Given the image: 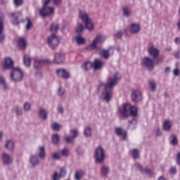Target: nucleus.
<instances>
[{
  "label": "nucleus",
  "mask_w": 180,
  "mask_h": 180,
  "mask_svg": "<svg viewBox=\"0 0 180 180\" xmlns=\"http://www.w3.org/2000/svg\"><path fill=\"white\" fill-rule=\"evenodd\" d=\"M122 36H123V32L118 31L117 33L114 34L115 39H122Z\"/></svg>",
  "instance_id": "nucleus-54"
},
{
  "label": "nucleus",
  "mask_w": 180,
  "mask_h": 180,
  "mask_svg": "<svg viewBox=\"0 0 180 180\" xmlns=\"http://www.w3.org/2000/svg\"><path fill=\"white\" fill-rule=\"evenodd\" d=\"M141 27H140V24H137V23H133L131 25L130 28H129V32L131 33H139V32H140L141 30Z\"/></svg>",
  "instance_id": "nucleus-22"
},
{
  "label": "nucleus",
  "mask_w": 180,
  "mask_h": 180,
  "mask_svg": "<svg viewBox=\"0 0 180 180\" xmlns=\"http://www.w3.org/2000/svg\"><path fill=\"white\" fill-rule=\"evenodd\" d=\"M37 155L41 160H44L46 158V147L44 146H40L37 148Z\"/></svg>",
  "instance_id": "nucleus-18"
},
{
  "label": "nucleus",
  "mask_w": 180,
  "mask_h": 180,
  "mask_svg": "<svg viewBox=\"0 0 180 180\" xmlns=\"http://www.w3.org/2000/svg\"><path fill=\"white\" fill-rule=\"evenodd\" d=\"M39 118H41L42 120H46L47 119L48 112L44 108H41L39 110Z\"/></svg>",
  "instance_id": "nucleus-27"
},
{
  "label": "nucleus",
  "mask_w": 180,
  "mask_h": 180,
  "mask_svg": "<svg viewBox=\"0 0 180 180\" xmlns=\"http://www.w3.org/2000/svg\"><path fill=\"white\" fill-rule=\"evenodd\" d=\"M0 85H2L4 91H6L8 89V84L5 81V77H4L2 75H0Z\"/></svg>",
  "instance_id": "nucleus-34"
},
{
  "label": "nucleus",
  "mask_w": 180,
  "mask_h": 180,
  "mask_svg": "<svg viewBox=\"0 0 180 180\" xmlns=\"http://www.w3.org/2000/svg\"><path fill=\"white\" fill-rule=\"evenodd\" d=\"M27 45V42L26 39L24 38H20L18 41V46L21 49V50H25L26 49V46Z\"/></svg>",
  "instance_id": "nucleus-25"
},
{
  "label": "nucleus",
  "mask_w": 180,
  "mask_h": 180,
  "mask_svg": "<svg viewBox=\"0 0 180 180\" xmlns=\"http://www.w3.org/2000/svg\"><path fill=\"white\" fill-rule=\"evenodd\" d=\"M60 140V136H58V134H55L52 135V143L53 144H57V143H58Z\"/></svg>",
  "instance_id": "nucleus-40"
},
{
  "label": "nucleus",
  "mask_w": 180,
  "mask_h": 180,
  "mask_svg": "<svg viewBox=\"0 0 180 180\" xmlns=\"http://www.w3.org/2000/svg\"><path fill=\"white\" fill-rule=\"evenodd\" d=\"M105 40L106 36L103 34H98L94 39L92 44L87 46L86 49L87 50H95L96 47H98V44H99V43H103Z\"/></svg>",
  "instance_id": "nucleus-6"
},
{
  "label": "nucleus",
  "mask_w": 180,
  "mask_h": 180,
  "mask_svg": "<svg viewBox=\"0 0 180 180\" xmlns=\"http://www.w3.org/2000/svg\"><path fill=\"white\" fill-rule=\"evenodd\" d=\"M120 79H122V75L119 72H115L109 76L106 84L101 83L98 86V91H101L102 89H104V91L100 96L101 99L105 101V102H110V99H112V97L113 96V91H112V89Z\"/></svg>",
  "instance_id": "nucleus-1"
},
{
  "label": "nucleus",
  "mask_w": 180,
  "mask_h": 180,
  "mask_svg": "<svg viewBox=\"0 0 180 180\" xmlns=\"http://www.w3.org/2000/svg\"><path fill=\"white\" fill-rule=\"evenodd\" d=\"M59 174L62 178L63 176H65L67 175V169L65 167L60 168Z\"/></svg>",
  "instance_id": "nucleus-50"
},
{
  "label": "nucleus",
  "mask_w": 180,
  "mask_h": 180,
  "mask_svg": "<svg viewBox=\"0 0 180 180\" xmlns=\"http://www.w3.org/2000/svg\"><path fill=\"white\" fill-rule=\"evenodd\" d=\"M110 51H112V49H109V50H102L101 51V57H103V58H108L109 56H110Z\"/></svg>",
  "instance_id": "nucleus-33"
},
{
  "label": "nucleus",
  "mask_w": 180,
  "mask_h": 180,
  "mask_svg": "<svg viewBox=\"0 0 180 180\" xmlns=\"http://www.w3.org/2000/svg\"><path fill=\"white\" fill-rule=\"evenodd\" d=\"M1 160L4 165H11V164L13 162V159L12 158L11 155L6 153H4L1 155Z\"/></svg>",
  "instance_id": "nucleus-12"
},
{
  "label": "nucleus",
  "mask_w": 180,
  "mask_h": 180,
  "mask_svg": "<svg viewBox=\"0 0 180 180\" xmlns=\"http://www.w3.org/2000/svg\"><path fill=\"white\" fill-rule=\"evenodd\" d=\"M136 168L141 171V172H145L146 174H148V175H151V170L148 169V168L143 169V167L141 166L140 164L136 163Z\"/></svg>",
  "instance_id": "nucleus-29"
},
{
  "label": "nucleus",
  "mask_w": 180,
  "mask_h": 180,
  "mask_svg": "<svg viewBox=\"0 0 180 180\" xmlns=\"http://www.w3.org/2000/svg\"><path fill=\"white\" fill-rule=\"evenodd\" d=\"M123 15H124V16L129 18V16H130V15H131V11L127 7H124L123 8Z\"/></svg>",
  "instance_id": "nucleus-41"
},
{
  "label": "nucleus",
  "mask_w": 180,
  "mask_h": 180,
  "mask_svg": "<svg viewBox=\"0 0 180 180\" xmlns=\"http://www.w3.org/2000/svg\"><path fill=\"white\" fill-rule=\"evenodd\" d=\"M44 64H53V62L49 59H42V60L36 59L34 62V68L36 70H40V68L43 67Z\"/></svg>",
  "instance_id": "nucleus-9"
},
{
  "label": "nucleus",
  "mask_w": 180,
  "mask_h": 180,
  "mask_svg": "<svg viewBox=\"0 0 180 180\" xmlns=\"http://www.w3.org/2000/svg\"><path fill=\"white\" fill-rule=\"evenodd\" d=\"M23 78V72L19 68H14L11 71V79L15 81V82H18V81H22Z\"/></svg>",
  "instance_id": "nucleus-7"
},
{
  "label": "nucleus",
  "mask_w": 180,
  "mask_h": 180,
  "mask_svg": "<svg viewBox=\"0 0 180 180\" xmlns=\"http://www.w3.org/2000/svg\"><path fill=\"white\" fill-rule=\"evenodd\" d=\"M85 27L89 30V32H92L94 30V22H92V20H89L88 21H86L84 22Z\"/></svg>",
  "instance_id": "nucleus-30"
},
{
  "label": "nucleus",
  "mask_w": 180,
  "mask_h": 180,
  "mask_svg": "<svg viewBox=\"0 0 180 180\" xmlns=\"http://www.w3.org/2000/svg\"><path fill=\"white\" fill-rule=\"evenodd\" d=\"M101 174L103 176H106V175L109 174V167L103 165L101 169Z\"/></svg>",
  "instance_id": "nucleus-36"
},
{
  "label": "nucleus",
  "mask_w": 180,
  "mask_h": 180,
  "mask_svg": "<svg viewBox=\"0 0 180 180\" xmlns=\"http://www.w3.org/2000/svg\"><path fill=\"white\" fill-rule=\"evenodd\" d=\"M85 29V27L82 25V24H79L77 27H76V32L77 33H81Z\"/></svg>",
  "instance_id": "nucleus-52"
},
{
  "label": "nucleus",
  "mask_w": 180,
  "mask_h": 180,
  "mask_svg": "<svg viewBox=\"0 0 180 180\" xmlns=\"http://www.w3.org/2000/svg\"><path fill=\"white\" fill-rule=\"evenodd\" d=\"M131 154L134 160H137V158L140 157V151H139V150L137 149H133L132 150H131Z\"/></svg>",
  "instance_id": "nucleus-35"
},
{
  "label": "nucleus",
  "mask_w": 180,
  "mask_h": 180,
  "mask_svg": "<svg viewBox=\"0 0 180 180\" xmlns=\"http://www.w3.org/2000/svg\"><path fill=\"white\" fill-rule=\"evenodd\" d=\"M29 162L32 167H37L40 164L37 155H31L29 159Z\"/></svg>",
  "instance_id": "nucleus-17"
},
{
  "label": "nucleus",
  "mask_w": 180,
  "mask_h": 180,
  "mask_svg": "<svg viewBox=\"0 0 180 180\" xmlns=\"http://www.w3.org/2000/svg\"><path fill=\"white\" fill-rule=\"evenodd\" d=\"M1 66L3 70L13 69V60L11 58H4V61L1 63Z\"/></svg>",
  "instance_id": "nucleus-10"
},
{
  "label": "nucleus",
  "mask_w": 180,
  "mask_h": 180,
  "mask_svg": "<svg viewBox=\"0 0 180 180\" xmlns=\"http://www.w3.org/2000/svg\"><path fill=\"white\" fill-rule=\"evenodd\" d=\"M5 41V35L4 34H0V43H4Z\"/></svg>",
  "instance_id": "nucleus-60"
},
{
  "label": "nucleus",
  "mask_w": 180,
  "mask_h": 180,
  "mask_svg": "<svg viewBox=\"0 0 180 180\" xmlns=\"http://www.w3.org/2000/svg\"><path fill=\"white\" fill-rule=\"evenodd\" d=\"M64 60H65V56L61 53H56L54 55L53 60H51L53 63H56V64H61V63H64Z\"/></svg>",
  "instance_id": "nucleus-14"
},
{
  "label": "nucleus",
  "mask_w": 180,
  "mask_h": 180,
  "mask_svg": "<svg viewBox=\"0 0 180 180\" xmlns=\"http://www.w3.org/2000/svg\"><path fill=\"white\" fill-rule=\"evenodd\" d=\"M118 115L121 117H129V116H137V108L132 107L130 104L125 103L118 107Z\"/></svg>",
  "instance_id": "nucleus-2"
},
{
  "label": "nucleus",
  "mask_w": 180,
  "mask_h": 180,
  "mask_svg": "<svg viewBox=\"0 0 180 180\" xmlns=\"http://www.w3.org/2000/svg\"><path fill=\"white\" fill-rule=\"evenodd\" d=\"M174 41L176 44H180V37H176Z\"/></svg>",
  "instance_id": "nucleus-64"
},
{
  "label": "nucleus",
  "mask_w": 180,
  "mask_h": 180,
  "mask_svg": "<svg viewBox=\"0 0 180 180\" xmlns=\"http://www.w3.org/2000/svg\"><path fill=\"white\" fill-rule=\"evenodd\" d=\"M65 140L66 143H74L75 138L70 135V136H66L65 138Z\"/></svg>",
  "instance_id": "nucleus-46"
},
{
  "label": "nucleus",
  "mask_w": 180,
  "mask_h": 180,
  "mask_svg": "<svg viewBox=\"0 0 180 180\" xmlns=\"http://www.w3.org/2000/svg\"><path fill=\"white\" fill-rule=\"evenodd\" d=\"M137 124V120L133 119L131 121H129V129H136V125Z\"/></svg>",
  "instance_id": "nucleus-47"
},
{
  "label": "nucleus",
  "mask_w": 180,
  "mask_h": 180,
  "mask_svg": "<svg viewBox=\"0 0 180 180\" xmlns=\"http://www.w3.org/2000/svg\"><path fill=\"white\" fill-rule=\"evenodd\" d=\"M13 112H14L15 113H16V115H22V108H20V107L15 105L13 108Z\"/></svg>",
  "instance_id": "nucleus-42"
},
{
  "label": "nucleus",
  "mask_w": 180,
  "mask_h": 180,
  "mask_svg": "<svg viewBox=\"0 0 180 180\" xmlns=\"http://www.w3.org/2000/svg\"><path fill=\"white\" fill-rule=\"evenodd\" d=\"M52 129H53V130H60V129H61V125L57 122H53L52 124Z\"/></svg>",
  "instance_id": "nucleus-51"
},
{
  "label": "nucleus",
  "mask_w": 180,
  "mask_h": 180,
  "mask_svg": "<svg viewBox=\"0 0 180 180\" xmlns=\"http://www.w3.org/2000/svg\"><path fill=\"white\" fill-rule=\"evenodd\" d=\"M14 4L15 6H20L23 4V0H14Z\"/></svg>",
  "instance_id": "nucleus-55"
},
{
  "label": "nucleus",
  "mask_w": 180,
  "mask_h": 180,
  "mask_svg": "<svg viewBox=\"0 0 180 180\" xmlns=\"http://www.w3.org/2000/svg\"><path fill=\"white\" fill-rule=\"evenodd\" d=\"M27 23L26 25V29L29 30L32 27V21H30V19L27 18Z\"/></svg>",
  "instance_id": "nucleus-56"
},
{
  "label": "nucleus",
  "mask_w": 180,
  "mask_h": 180,
  "mask_svg": "<svg viewBox=\"0 0 180 180\" xmlns=\"http://www.w3.org/2000/svg\"><path fill=\"white\" fill-rule=\"evenodd\" d=\"M58 30V25L53 24L50 27V31L52 34L47 38L46 43L51 49H56L60 44V38L56 35L57 31Z\"/></svg>",
  "instance_id": "nucleus-3"
},
{
  "label": "nucleus",
  "mask_w": 180,
  "mask_h": 180,
  "mask_svg": "<svg viewBox=\"0 0 180 180\" xmlns=\"http://www.w3.org/2000/svg\"><path fill=\"white\" fill-rule=\"evenodd\" d=\"M176 162L180 165V152L177 154Z\"/></svg>",
  "instance_id": "nucleus-63"
},
{
  "label": "nucleus",
  "mask_w": 180,
  "mask_h": 180,
  "mask_svg": "<svg viewBox=\"0 0 180 180\" xmlns=\"http://www.w3.org/2000/svg\"><path fill=\"white\" fill-rule=\"evenodd\" d=\"M115 133L122 139V140H127V132L126 131H123L122 128H116Z\"/></svg>",
  "instance_id": "nucleus-19"
},
{
  "label": "nucleus",
  "mask_w": 180,
  "mask_h": 180,
  "mask_svg": "<svg viewBox=\"0 0 180 180\" xmlns=\"http://www.w3.org/2000/svg\"><path fill=\"white\" fill-rule=\"evenodd\" d=\"M170 143L172 144V146H176V144H178V138H176V136L172 135L170 136Z\"/></svg>",
  "instance_id": "nucleus-37"
},
{
  "label": "nucleus",
  "mask_w": 180,
  "mask_h": 180,
  "mask_svg": "<svg viewBox=\"0 0 180 180\" xmlns=\"http://www.w3.org/2000/svg\"><path fill=\"white\" fill-rule=\"evenodd\" d=\"M165 60V56H161L154 61V60L149 57H145L141 60L143 67H146L148 70H153L154 65H158V64L162 63Z\"/></svg>",
  "instance_id": "nucleus-4"
},
{
  "label": "nucleus",
  "mask_w": 180,
  "mask_h": 180,
  "mask_svg": "<svg viewBox=\"0 0 180 180\" xmlns=\"http://www.w3.org/2000/svg\"><path fill=\"white\" fill-rule=\"evenodd\" d=\"M57 110L58 113H60V114L64 113V109L60 105L58 107Z\"/></svg>",
  "instance_id": "nucleus-59"
},
{
  "label": "nucleus",
  "mask_w": 180,
  "mask_h": 180,
  "mask_svg": "<svg viewBox=\"0 0 180 180\" xmlns=\"http://www.w3.org/2000/svg\"><path fill=\"white\" fill-rule=\"evenodd\" d=\"M52 158L53 160H60L61 158V154L58 152L53 153L52 154Z\"/></svg>",
  "instance_id": "nucleus-48"
},
{
  "label": "nucleus",
  "mask_w": 180,
  "mask_h": 180,
  "mask_svg": "<svg viewBox=\"0 0 180 180\" xmlns=\"http://www.w3.org/2000/svg\"><path fill=\"white\" fill-rule=\"evenodd\" d=\"M1 33H4V22L2 20H0V34H1Z\"/></svg>",
  "instance_id": "nucleus-57"
},
{
  "label": "nucleus",
  "mask_w": 180,
  "mask_h": 180,
  "mask_svg": "<svg viewBox=\"0 0 180 180\" xmlns=\"http://www.w3.org/2000/svg\"><path fill=\"white\" fill-rule=\"evenodd\" d=\"M73 39L79 45L85 44V43H86V39L81 34L75 36Z\"/></svg>",
  "instance_id": "nucleus-23"
},
{
  "label": "nucleus",
  "mask_w": 180,
  "mask_h": 180,
  "mask_svg": "<svg viewBox=\"0 0 180 180\" xmlns=\"http://www.w3.org/2000/svg\"><path fill=\"white\" fill-rule=\"evenodd\" d=\"M25 112H29L32 109V105L30 103H25L23 105Z\"/></svg>",
  "instance_id": "nucleus-45"
},
{
  "label": "nucleus",
  "mask_w": 180,
  "mask_h": 180,
  "mask_svg": "<svg viewBox=\"0 0 180 180\" xmlns=\"http://www.w3.org/2000/svg\"><path fill=\"white\" fill-rule=\"evenodd\" d=\"M91 68H94V63L87 61L83 63L82 69L85 70V71H88V70H91Z\"/></svg>",
  "instance_id": "nucleus-28"
},
{
  "label": "nucleus",
  "mask_w": 180,
  "mask_h": 180,
  "mask_svg": "<svg viewBox=\"0 0 180 180\" xmlns=\"http://www.w3.org/2000/svg\"><path fill=\"white\" fill-rule=\"evenodd\" d=\"M172 126V124L171 123V122L169 120H166L163 122V130L168 131V130H171Z\"/></svg>",
  "instance_id": "nucleus-32"
},
{
  "label": "nucleus",
  "mask_w": 180,
  "mask_h": 180,
  "mask_svg": "<svg viewBox=\"0 0 180 180\" xmlns=\"http://www.w3.org/2000/svg\"><path fill=\"white\" fill-rule=\"evenodd\" d=\"M132 102H140L141 99H143V96H141V91L139 90H135L131 96Z\"/></svg>",
  "instance_id": "nucleus-15"
},
{
  "label": "nucleus",
  "mask_w": 180,
  "mask_h": 180,
  "mask_svg": "<svg viewBox=\"0 0 180 180\" xmlns=\"http://www.w3.org/2000/svg\"><path fill=\"white\" fill-rule=\"evenodd\" d=\"M64 94H65V89H64L62 87H59L58 89V96H63V95H64Z\"/></svg>",
  "instance_id": "nucleus-53"
},
{
  "label": "nucleus",
  "mask_w": 180,
  "mask_h": 180,
  "mask_svg": "<svg viewBox=\"0 0 180 180\" xmlns=\"http://www.w3.org/2000/svg\"><path fill=\"white\" fill-rule=\"evenodd\" d=\"M60 155H63V157H68V155H70V150H68L67 148H63L60 150Z\"/></svg>",
  "instance_id": "nucleus-43"
},
{
  "label": "nucleus",
  "mask_w": 180,
  "mask_h": 180,
  "mask_svg": "<svg viewBox=\"0 0 180 180\" xmlns=\"http://www.w3.org/2000/svg\"><path fill=\"white\" fill-rule=\"evenodd\" d=\"M54 5H60L61 4V0H53Z\"/></svg>",
  "instance_id": "nucleus-62"
},
{
  "label": "nucleus",
  "mask_w": 180,
  "mask_h": 180,
  "mask_svg": "<svg viewBox=\"0 0 180 180\" xmlns=\"http://www.w3.org/2000/svg\"><path fill=\"white\" fill-rule=\"evenodd\" d=\"M56 73L58 77L63 78L64 79H68L70 78V72L65 69H58Z\"/></svg>",
  "instance_id": "nucleus-16"
},
{
  "label": "nucleus",
  "mask_w": 180,
  "mask_h": 180,
  "mask_svg": "<svg viewBox=\"0 0 180 180\" xmlns=\"http://www.w3.org/2000/svg\"><path fill=\"white\" fill-rule=\"evenodd\" d=\"M23 64L25 67H30L32 65V58L28 55H24Z\"/></svg>",
  "instance_id": "nucleus-26"
},
{
  "label": "nucleus",
  "mask_w": 180,
  "mask_h": 180,
  "mask_svg": "<svg viewBox=\"0 0 180 180\" xmlns=\"http://www.w3.org/2000/svg\"><path fill=\"white\" fill-rule=\"evenodd\" d=\"M44 2L43 7L39 10V15L41 18H46L52 13H54V8L47 7V5L50 4V0H42Z\"/></svg>",
  "instance_id": "nucleus-5"
},
{
  "label": "nucleus",
  "mask_w": 180,
  "mask_h": 180,
  "mask_svg": "<svg viewBox=\"0 0 180 180\" xmlns=\"http://www.w3.org/2000/svg\"><path fill=\"white\" fill-rule=\"evenodd\" d=\"M148 53L150 57H152L154 60H157V58H160V49H157L154 46H151L148 49Z\"/></svg>",
  "instance_id": "nucleus-11"
},
{
  "label": "nucleus",
  "mask_w": 180,
  "mask_h": 180,
  "mask_svg": "<svg viewBox=\"0 0 180 180\" xmlns=\"http://www.w3.org/2000/svg\"><path fill=\"white\" fill-rule=\"evenodd\" d=\"M149 86L153 92H155V89H157V85L154 82H150Z\"/></svg>",
  "instance_id": "nucleus-49"
},
{
  "label": "nucleus",
  "mask_w": 180,
  "mask_h": 180,
  "mask_svg": "<svg viewBox=\"0 0 180 180\" xmlns=\"http://www.w3.org/2000/svg\"><path fill=\"white\" fill-rule=\"evenodd\" d=\"M103 67V62L101 61L99 59H96L93 63V68L94 70H101Z\"/></svg>",
  "instance_id": "nucleus-24"
},
{
  "label": "nucleus",
  "mask_w": 180,
  "mask_h": 180,
  "mask_svg": "<svg viewBox=\"0 0 180 180\" xmlns=\"http://www.w3.org/2000/svg\"><path fill=\"white\" fill-rule=\"evenodd\" d=\"M94 157L96 158V162H103L106 157L105 155V150H103L101 146L96 148Z\"/></svg>",
  "instance_id": "nucleus-8"
},
{
  "label": "nucleus",
  "mask_w": 180,
  "mask_h": 180,
  "mask_svg": "<svg viewBox=\"0 0 180 180\" xmlns=\"http://www.w3.org/2000/svg\"><path fill=\"white\" fill-rule=\"evenodd\" d=\"M173 74H174V77H178V75H179V69H178V68L174 69Z\"/></svg>",
  "instance_id": "nucleus-58"
},
{
  "label": "nucleus",
  "mask_w": 180,
  "mask_h": 180,
  "mask_svg": "<svg viewBox=\"0 0 180 180\" xmlns=\"http://www.w3.org/2000/svg\"><path fill=\"white\" fill-rule=\"evenodd\" d=\"M82 176H84V172H82V171L76 172V173L75 174V179L80 180L81 178H82Z\"/></svg>",
  "instance_id": "nucleus-39"
},
{
  "label": "nucleus",
  "mask_w": 180,
  "mask_h": 180,
  "mask_svg": "<svg viewBox=\"0 0 180 180\" xmlns=\"http://www.w3.org/2000/svg\"><path fill=\"white\" fill-rule=\"evenodd\" d=\"M170 174H176V169L175 167H172L170 169Z\"/></svg>",
  "instance_id": "nucleus-61"
},
{
  "label": "nucleus",
  "mask_w": 180,
  "mask_h": 180,
  "mask_svg": "<svg viewBox=\"0 0 180 180\" xmlns=\"http://www.w3.org/2000/svg\"><path fill=\"white\" fill-rule=\"evenodd\" d=\"M20 18H22L21 12H16L11 14V22L13 25H19L20 23Z\"/></svg>",
  "instance_id": "nucleus-13"
},
{
  "label": "nucleus",
  "mask_w": 180,
  "mask_h": 180,
  "mask_svg": "<svg viewBox=\"0 0 180 180\" xmlns=\"http://www.w3.org/2000/svg\"><path fill=\"white\" fill-rule=\"evenodd\" d=\"M61 178L62 177L60 176V175L57 172H55L53 173V174H52V176H51V179L52 180H60V179H61Z\"/></svg>",
  "instance_id": "nucleus-44"
},
{
  "label": "nucleus",
  "mask_w": 180,
  "mask_h": 180,
  "mask_svg": "<svg viewBox=\"0 0 180 180\" xmlns=\"http://www.w3.org/2000/svg\"><path fill=\"white\" fill-rule=\"evenodd\" d=\"M4 147L8 151H13L15 150V142L11 139H8L5 143Z\"/></svg>",
  "instance_id": "nucleus-20"
},
{
  "label": "nucleus",
  "mask_w": 180,
  "mask_h": 180,
  "mask_svg": "<svg viewBox=\"0 0 180 180\" xmlns=\"http://www.w3.org/2000/svg\"><path fill=\"white\" fill-rule=\"evenodd\" d=\"M79 18L82 19V22L85 23L88 20H91V18H89V15L87 13L86 11L82 10L79 11Z\"/></svg>",
  "instance_id": "nucleus-21"
},
{
  "label": "nucleus",
  "mask_w": 180,
  "mask_h": 180,
  "mask_svg": "<svg viewBox=\"0 0 180 180\" xmlns=\"http://www.w3.org/2000/svg\"><path fill=\"white\" fill-rule=\"evenodd\" d=\"M84 134L86 137H91L92 129L90 127H85L84 130Z\"/></svg>",
  "instance_id": "nucleus-31"
},
{
  "label": "nucleus",
  "mask_w": 180,
  "mask_h": 180,
  "mask_svg": "<svg viewBox=\"0 0 180 180\" xmlns=\"http://www.w3.org/2000/svg\"><path fill=\"white\" fill-rule=\"evenodd\" d=\"M70 136H73L75 139H77L78 137V134H79V132L77 129H72L70 130Z\"/></svg>",
  "instance_id": "nucleus-38"
}]
</instances>
